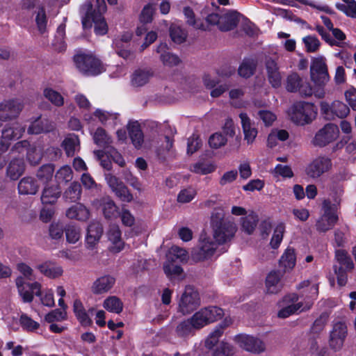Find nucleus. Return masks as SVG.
I'll return each instance as SVG.
<instances>
[{"label": "nucleus", "mask_w": 356, "mask_h": 356, "mask_svg": "<svg viewBox=\"0 0 356 356\" xmlns=\"http://www.w3.org/2000/svg\"><path fill=\"white\" fill-rule=\"evenodd\" d=\"M211 224L213 228V238L218 245L229 241L236 231L234 222L224 219V212L222 209L215 210L211 215Z\"/></svg>", "instance_id": "1"}, {"label": "nucleus", "mask_w": 356, "mask_h": 356, "mask_svg": "<svg viewBox=\"0 0 356 356\" xmlns=\"http://www.w3.org/2000/svg\"><path fill=\"white\" fill-rule=\"evenodd\" d=\"M74 61L78 70L88 76L98 75L105 70L100 60L92 54H76L74 57Z\"/></svg>", "instance_id": "2"}, {"label": "nucleus", "mask_w": 356, "mask_h": 356, "mask_svg": "<svg viewBox=\"0 0 356 356\" xmlns=\"http://www.w3.org/2000/svg\"><path fill=\"white\" fill-rule=\"evenodd\" d=\"M223 315L224 312L221 308L209 306L200 309L189 318L197 330H199L204 326L220 319Z\"/></svg>", "instance_id": "3"}, {"label": "nucleus", "mask_w": 356, "mask_h": 356, "mask_svg": "<svg viewBox=\"0 0 356 356\" xmlns=\"http://www.w3.org/2000/svg\"><path fill=\"white\" fill-rule=\"evenodd\" d=\"M318 278L316 275L301 282L297 286V289L300 291V295L304 300L302 311H307L312 308L318 295Z\"/></svg>", "instance_id": "4"}, {"label": "nucleus", "mask_w": 356, "mask_h": 356, "mask_svg": "<svg viewBox=\"0 0 356 356\" xmlns=\"http://www.w3.org/2000/svg\"><path fill=\"white\" fill-rule=\"evenodd\" d=\"M338 206L330 200H324L323 203V215L317 220L316 229L318 232H326L332 229L338 220Z\"/></svg>", "instance_id": "5"}, {"label": "nucleus", "mask_w": 356, "mask_h": 356, "mask_svg": "<svg viewBox=\"0 0 356 356\" xmlns=\"http://www.w3.org/2000/svg\"><path fill=\"white\" fill-rule=\"evenodd\" d=\"M218 246L213 236L202 234L198 245L191 252V257L195 261L208 259L214 255Z\"/></svg>", "instance_id": "6"}, {"label": "nucleus", "mask_w": 356, "mask_h": 356, "mask_svg": "<svg viewBox=\"0 0 356 356\" xmlns=\"http://www.w3.org/2000/svg\"><path fill=\"white\" fill-rule=\"evenodd\" d=\"M200 305V298L198 292L193 287L188 286L178 299L179 312L183 315L191 314Z\"/></svg>", "instance_id": "7"}, {"label": "nucleus", "mask_w": 356, "mask_h": 356, "mask_svg": "<svg viewBox=\"0 0 356 356\" xmlns=\"http://www.w3.org/2000/svg\"><path fill=\"white\" fill-rule=\"evenodd\" d=\"M311 80L317 86H325L330 80L326 58L318 56L312 58L310 65Z\"/></svg>", "instance_id": "8"}, {"label": "nucleus", "mask_w": 356, "mask_h": 356, "mask_svg": "<svg viewBox=\"0 0 356 356\" xmlns=\"http://www.w3.org/2000/svg\"><path fill=\"white\" fill-rule=\"evenodd\" d=\"M316 113V108L314 104L299 102L293 106L291 118L296 124L305 125L312 122L315 119Z\"/></svg>", "instance_id": "9"}, {"label": "nucleus", "mask_w": 356, "mask_h": 356, "mask_svg": "<svg viewBox=\"0 0 356 356\" xmlns=\"http://www.w3.org/2000/svg\"><path fill=\"white\" fill-rule=\"evenodd\" d=\"M335 259L339 266L334 265V270L337 277V282L340 286H344L347 282L346 271L354 267V264L348 253L343 250H338L335 252Z\"/></svg>", "instance_id": "10"}, {"label": "nucleus", "mask_w": 356, "mask_h": 356, "mask_svg": "<svg viewBox=\"0 0 356 356\" xmlns=\"http://www.w3.org/2000/svg\"><path fill=\"white\" fill-rule=\"evenodd\" d=\"M24 107L19 99H5L0 102V122H7L16 118Z\"/></svg>", "instance_id": "11"}, {"label": "nucleus", "mask_w": 356, "mask_h": 356, "mask_svg": "<svg viewBox=\"0 0 356 356\" xmlns=\"http://www.w3.org/2000/svg\"><path fill=\"white\" fill-rule=\"evenodd\" d=\"M348 334L347 326L342 321H337L333 323L332 330L330 332L329 346L335 350H339L345 341Z\"/></svg>", "instance_id": "12"}, {"label": "nucleus", "mask_w": 356, "mask_h": 356, "mask_svg": "<svg viewBox=\"0 0 356 356\" xmlns=\"http://www.w3.org/2000/svg\"><path fill=\"white\" fill-rule=\"evenodd\" d=\"M339 134L338 127L334 124L328 123L316 134L313 143L316 146L324 147L335 140Z\"/></svg>", "instance_id": "13"}, {"label": "nucleus", "mask_w": 356, "mask_h": 356, "mask_svg": "<svg viewBox=\"0 0 356 356\" xmlns=\"http://www.w3.org/2000/svg\"><path fill=\"white\" fill-rule=\"evenodd\" d=\"M234 340L241 348L249 352L259 353L265 350V346L260 339L250 335L238 334Z\"/></svg>", "instance_id": "14"}, {"label": "nucleus", "mask_w": 356, "mask_h": 356, "mask_svg": "<svg viewBox=\"0 0 356 356\" xmlns=\"http://www.w3.org/2000/svg\"><path fill=\"white\" fill-rule=\"evenodd\" d=\"M331 167V161L326 157L315 159L307 168L306 173L312 178H318L328 171Z\"/></svg>", "instance_id": "15"}, {"label": "nucleus", "mask_w": 356, "mask_h": 356, "mask_svg": "<svg viewBox=\"0 0 356 356\" xmlns=\"http://www.w3.org/2000/svg\"><path fill=\"white\" fill-rule=\"evenodd\" d=\"M115 279L111 275H103L96 279L92 286L91 292L95 295H102L108 292L114 286Z\"/></svg>", "instance_id": "16"}, {"label": "nucleus", "mask_w": 356, "mask_h": 356, "mask_svg": "<svg viewBox=\"0 0 356 356\" xmlns=\"http://www.w3.org/2000/svg\"><path fill=\"white\" fill-rule=\"evenodd\" d=\"M239 118L244 134V139L248 145L252 144L257 136V129L247 113H241Z\"/></svg>", "instance_id": "17"}, {"label": "nucleus", "mask_w": 356, "mask_h": 356, "mask_svg": "<svg viewBox=\"0 0 356 356\" xmlns=\"http://www.w3.org/2000/svg\"><path fill=\"white\" fill-rule=\"evenodd\" d=\"M103 234V227L99 222L93 221L90 223L86 238L88 248L93 249L99 242Z\"/></svg>", "instance_id": "18"}, {"label": "nucleus", "mask_w": 356, "mask_h": 356, "mask_svg": "<svg viewBox=\"0 0 356 356\" xmlns=\"http://www.w3.org/2000/svg\"><path fill=\"white\" fill-rule=\"evenodd\" d=\"M108 240L111 242L112 245L110 250L113 253H118L124 248V242L121 238V231L118 225H111L107 232Z\"/></svg>", "instance_id": "19"}, {"label": "nucleus", "mask_w": 356, "mask_h": 356, "mask_svg": "<svg viewBox=\"0 0 356 356\" xmlns=\"http://www.w3.org/2000/svg\"><path fill=\"white\" fill-rule=\"evenodd\" d=\"M36 268L44 276L56 279L63 273V268L51 261H46L36 266Z\"/></svg>", "instance_id": "20"}, {"label": "nucleus", "mask_w": 356, "mask_h": 356, "mask_svg": "<svg viewBox=\"0 0 356 356\" xmlns=\"http://www.w3.org/2000/svg\"><path fill=\"white\" fill-rule=\"evenodd\" d=\"M203 82L207 88L213 89L211 91V96L213 97H218L220 96L229 88V86L226 83L216 86L220 82L218 79L215 76H212L210 74H205L203 76Z\"/></svg>", "instance_id": "21"}, {"label": "nucleus", "mask_w": 356, "mask_h": 356, "mask_svg": "<svg viewBox=\"0 0 356 356\" xmlns=\"http://www.w3.org/2000/svg\"><path fill=\"white\" fill-rule=\"evenodd\" d=\"M266 70L268 81L273 88H279L282 83V76L277 63L269 58L266 61Z\"/></svg>", "instance_id": "22"}, {"label": "nucleus", "mask_w": 356, "mask_h": 356, "mask_svg": "<svg viewBox=\"0 0 356 356\" xmlns=\"http://www.w3.org/2000/svg\"><path fill=\"white\" fill-rule=\"evenodd\" d=\"M232 323L231 318H226L222 323L217 325L206 339L205 346L209 349L213 348L222 335L224 329L232 324Z\"/></svg>", "instance_id": "23"}, {"label": "nucleus", "mask_w": 356, "mask_h": 356, "mask_svg": "<svg viewBox=\"0 0 356 356\" xmlns=\"http://www.w3.org/2000/svg\"><path fill=\"white\" fill-rule=\"evenodd\" d=\"M196 331L197 329L188 318L179 321L177 324L175 328V334L179 338L186 339L195 335Z\"/></svg>", "instance_id": "24"}, {"label": "nucleus", "mask_w": 356, "mask_h": 356, "mask_svg": "<svg viewBox=\"0 0 356 356\" xmlns=\"http://www.w3.org/2000/svg\"><path fill=\"white\" fill-rule=\"evenodd\" d=\"M61 195V189L58 185L46 186L41 195V202L43 204H54Z\"/></svg>", "instance_id": "25"}, {"label": "nucleus", "mask_w": 356, "mask_h": 356, "mask_svg": "<svg viewBox=\"0 0 356 356\" xmlns=\"http://www.w3.org/2000/svg\"><path fill=\"white\" fill-rule=\"evenodd\" d=\"M156 52L160 54V59L164 65L173 67L180 63L179 58L168 51L166 44H160L156 48Z\"/></svg>", "instance_id": "26"}, {"label": "nucleus", "mask_w": 356, "mask_h": 356, "mask_svg": "<svg viewBox=\"0 0 356 356\" xmlns=\"http://www.w3.org/2000/svg\"><path fill=\"white\" fill-rule=\"evenodd\" d=\"M127 129L132 144L136 148H140L144 143V136L139 123L138 122H129Z\"/></svg>", "instance_id": "27"}, {"label": "nucleus", "mask_w": 356, "mask_h": 356, "mask_svg": "<svg viewBox=\"0 0 356 356\" xmlns=\"http://www.w3.org/2000/svg\"><path fill=\"white\" fill-rule=\"evenodd\" d=\"M25 170V163L22 159H14L8 164L6 175L11 180H17Z\"/></svg>", "instance_id": "28"}, {"label": "nucleus", "mask_w": 356, "mask_h": 356, "mask_svg": "<svg viewBox=\"0 0 356 356\" xmlns=\"http://www.w3.org/2000/svg\"><path fill=\"white\" fill-rule=\"evenodd\" d=\"M73 309L77 319L83 325H89L91 324L92 321L90 318V314L92 315L95 312L94 308H90L86 312L81 300H76L74 302Z\"/></svg>", "instance_id": "29"}, {"label": "nucleus", "mask_w": 356, "mask_h": 356, "mask_svg": "<svg viewBox=\"0 0 356 356\" xmlns=\"http://www.w3.org/2000/svg\"><path fill=\"white\" fill-rule=\"evenodd\" d=\"M66 216L70 219L86 221L90 217L89 210L82 204H76L66 211Z\"/></svg>", "instance_id": "30"}, {"label": "nucleus", "mask_w": 356, "mask_h": 356, "mask_svg": "<svg viewBox=\"0 0 356 356\" xmlns=\"http://www.w3.org/2000/svg\"><path fill=\"white\" fill-rule=\"evenodd\" d=\"M38 189L39 186L33 177H24L18 184V191L22 195H35Z\"/></svg>", "instance_id": "31"}, {"label": "nucleus", "mask_w": 356, "mask_h": 356, "mask_svg": "<svg viewBox=\"0 0 356 356\" xmlns=\"http://www.w3.org/2000/svg\"><path fill=\"white\" fill-rule=\"evenodd\" d=\"M152 73L149 70L137 69L131 76V84L133 87H141L148 83Z\"/></svg>", "instance_id": "32"}, {"label": "nucleus", "mask_w": 356, "mask_h": 356, "mask_svg": "<svg viewBox=\"0 0 356 356\" xmlns=\"http://www.w3.org/2000/svg\"><path fill=\"white\" fill-rule=\"evenodd\" d=\"M92 18V21L95 23V32L97 35H103L107 33L108 27L106 21L101 16H90L88 13L86 17L82 19V24L84 28L90 26L89 21L90 19Z\"/></svg>", "instance_id": "33"}, {"label": "nucleus", "mask_w": 356, "mask_h": 356, "mask_svg": "<svg viewBox=\"0 0 356 356\" xmlns=\"http://www.w3.org/2000/svg\"><path fill=\"white\" fill-rule=\"evenodd\" d=\"M238 13L236 11L231 10L223 15H221L220 30L227 31L233 29L238 22Z\"/></svg>", "instance_id": "34"}, {"label": "nucleus", "mask_w": 356, "mask_h": 356, "mask_svg": "<svg viewBox=\"0 0 356 356\" xmlns=\"http://www.w3.org/2000/svg\"><path fill=\"white\" fill-rule=\"evenodd\" d=\"M282 275L278 271H271L266 279V289L268 293H277L280 290V281Z\"/></svg>", "instance_id": "35"}, {"label": "nucleus", "mask_w": 356, "mask_h": 356, "mask_svg": "<svg viewBox=\"0 0 356 356\" xmlns=\"http://www.w3.org/2000/svg\"><path fill=\"white\" fill-rule=\"evenodd\" d=\"M24 128L19 124H13L12 126L6 125L2 130V139L6 141L16 140L21 138Z\"/></svg>", "instance_id": "36"}, {"label": "nucleus", "mask_w": 356, "mask_h": 356, "mask_svg": "<svg viewBox=\"0 0 356 356\" xmlns=\"http://www.w3.org/2000/svg\"><path fill=\"white\" fill-rule=\"evenodd\" d=\"M54 126L51 122L47 120H37L34 121L29 127L28 133L31 134H39L42 132H49L51 131Z\"/></svg>", "instance_id": "37"}, {"label": "nucleus", "mask_w": 356, "mask_h": 356, "mask_svg": "<svg viewBox=\"0 0 356 356\" xmlns=\"http://www.w3.org/2000/svg\"><path fill=\"white\" fill-rule=\"evenodd\" d=\"M103 307L109 312L119 314L123 310V302L116 296H109L104 300Z\"/></svg>", "instance_id": "38"}, {"label": "nucleus", "mask_w": 356, "mask_h": 356, "mask_svg": "<svg viewBox=\"0 0 356 356\" xmlns=\"http://www.w3.org/2000/svg\"><path fill=\"white\" fill-rule=\"evenodd\" d=\"M257 222L258 216L253 211L242 217L241 219L242 229L248 234H251L254 232Z\"/></svg>", "instance_id": "39"}, {"label": "nucleus", "mask_w": 356, "mask_h": 356, "mask_svg": "<svg viewBox=\"0 0 356 356\" xmlns=\"http://www.w3.org/2000/svg\"><path fill=\"white\" fill-rule=\"evenodd\" d=\"M163 270L167 277L170 279L179 278L182 273V268L176 261L166 260L163 264Z\"/></svg>", "instance_id": "40"}, {"label": "nucleus", "mask_w": 356, "mask_h": 356, "mask_svg": "<svg viewBox=\"0 0 356 356\" xmlns=\"http://www.w3.org/2000/svg\"><path fill=\"white\" fill-rule=\"evenodd\" d=\"M341 1L342 3H336V8L347 17L356 19V1L355 0Z\"/></svg>", "instance_id": "41"}, {"label": "nucleus", "mask_w": 356, "mask_h": 356, "mask_svg": "<svg viewBox=\"0 0 356 356\" xmlns=\"http://www.w3.org/2000/svg\"><path fill=\"white\" fill-rule=\"evenodd\" d=\"M81 195V186L78 182H72L65 191L63 197L70 202H75L79 200Z\"/></svg>", "instance_id": "42"}, {"label": "nucleus", "mask_w": 356, "mask_h": 356, "mask_svg": "<svg viewBox=\"0 0 356 356\" xmlns=\"http://www.w3.org/2000/svg\"><path fill=\"white\" fill-rule=\"evenodd\" d=\"M65 233L67 242L74 244L79 241L81 236V228L74 224L70 223L65 227Z\"/></svg>", "instance_id": "43"}, {"label": "nucleus", "mask_w": 356, "mask_h": 356, "mask_svg": "<svg viewBox=\"0 0 356 356\" xmlns=\"http://www.w3.org/2000/svg\"><path fill=\"white\" fill-rule=\"evenodd\" d=\"M330 315L327 312H323L313 323L310 332L312 334H320L325 327L329 321Z\"/></svg>", "instance_id": "44"}, {"label": "nucleus", "mask_w": 356, "mask_h": 356, "mask_svg": "<svg viewBox=\"0 0 356 356\" xmlns=\"http://www.w3.org/2000/svg\"><path fill=\"white\" fill-rule=\"evenodd\" d=\"M63 147L68 156H72L79 149V140L75 135H70L63 142Z\"/></svg>", "instance_id": "45"}, {"label": "nucleus", "mask_w": 356, "mask_h": 356, "mask_svg": "<svg viewBox=\"0 0 356 356\" xmlns=\"http://www.w3.org/2000/svg\"><path fill=\"white\" fill-rule=\"evenodd\" d=\"M256 66L257 63L254 59H244L238 67V74L245 78L250 77L253 74Z\"/></svg>", "instance_id": "46"}, {"label": "nucleus", "mask_w": 356, "mask_h": 356, "mask_svg": "<svg viewBox=\"0 0 356 356\" xmlns=\"http://www.w3.org/2000/svg\"><path fill=\"white\" fill-rule=\"evenodd\" d=\"M167 260L176 261L177 260L185 261L188 258L187 251L179 246H172L167 254Z\"/></svg>", "instance_id": "47"}, {"label": "nucleus", "mask_w": 356, "mask_h": 356, "mask_svg": "<svg viewBox=\"0 0 356 356\" xmlns=\"http://www.w3.org/2000/svg\"><path fill=\"white\" fill-rule=\"evenodd\" d=\"M295 251L292 248H287L280 259V264L286 270H291L296 265Z\"/></svg>", "instance_id": "48"}, {"label": "nucleus", "mask_w": 356, "mask_h": 356, "mask_svg": "<svg viewBox=\"0 0 356 356\" xmlns=\"http://www.w3.org/2000/svg\"><path fill=\"white\" fill-rule=\"evenodd\" d=\"M43 95L52 104L56 106H62L64 104L63 97L57 91L50 88H46L43 90Z\"/></svg>", "instance_id": "49"}, {"label": "nucleus", "mask_w": 356, "mask_h": 356, "mask_svg": "<svg viewBox=\"0 0 356 356\" xmlns=\"http://www.w3.org/2000/svg\"><path fill=\"white\" fill-rule=\"evenodd\" d=\"M215 170L216 166L210 162L198 161L191 166V170L193 172L200 175H207Z\"/></svg>", "instance_id": "50"}, {"label": "nucleus", "mask_w": 356, "mask_h": 356, "mask_svg": "<svg viewBox=\"0 0 356 356\" xmlns=\"http://www.w3.org/2000/svg\"><path fill=\"white\" fill-rule=\"evenodd\" d=\"M19 325L24 331L29 332H35L40 327V323L33 320L26 314H22L20 316Z\"/></svg>", "instance_id": "51"}, {"label": "nucleus", "mask_w": 356, "mask_h": 356, "mask_svg": "<svg viewBox=\"0 0 356 356\" xmlns=\"http://www.w3.org/2000/svg\"><path fill=\"white\" fill-rule=\"evenodd\" d=\"M94 142L100 147H107L111 143V137L106 134V131L99 127L96 129L93 135Z\"/></svg>", "instance_id": "52"}, {"label": "nucleus", "mask_w": 356, "mask_h": 356, "mask_svg": "<svg viewBox=\"0 0 356 356\" xmlns=\"http://www.w3.org/2000/svg\"><path fill=\"white\" fill-rule=\"evenodd\" d=\"M331 113L340 118H345L350 112L348 106L340 101H334L330 107Z\"/></svg>", "instance_id": "53"}, {"label": "nucleus", "mask_w": 356, "mask_h": 356, "mask_svg": "<svg viewBox=\"0 0 356 356\" xmlns=\"http://www.w3.org/2000/svg\"><path fill=\"white\" fill-rule=\"evenodd\" d=\"M170 35L174 42L181 44L186 40L187 33L179 26L173 24L170 28Z\"/></svg>", "instance_id": "54"}, {"label": "nucleus", "mask_w": 356, "mask_h": 356, "mask_svg": "<svg viewBox=\"0 0 356 356\" xmlns=\"http://www.w3.org/2000/svg\"><path fill=\"white\" fill-rule=\"evenodd\" d=\"M94 115L97 117L102 124L112 123L113 124H115L118 118V114L116 113H109L101 109H97L94 113Z\"/></svg>", "instance_id": "55"}, {"label": "nucleus", "mask_w": 356, "mask_h": 356, "mask_svg": "<svg viewBox=\"0 0 356 356\" xmlns=\"http://www.w3.org/2000/svg\"><path fill=\"white\" fill-rule=\"evenodd\" d=\"M284 232L285 225L283 222L277 224L274 229V232L270 242V245L273 249H276L280 246L282 241Z\"/></svg>", "instance_id": "56"}, {"label": "nucleus", "mask_w": 356, "mask_h": 356, "mask_svg": "<svg viewBox=\"0 0 356 356\" xmlns=\"http://www.w3.org/2000/svg\"><path fill=\"white\" fill-rule=\"evenodd\" d=\"M302 42L305 45V49L309 53L316 52L320 47L321 42L315 35H307L302 38Z\"/></svg>", "instance_id": "57"}, {"label": "nucleus", "mask_w": 356, "mask_h": 356, "mask_svg": "<svg viewBox=\"0 0 356 356\" xmlns=\"http://www.w3.org/2000/svg\"><path fill=\"white\" fill-rule=\"evenodd\" d=\"M303 302H298L296 304H291L281 309L278 312V317L285 318L289 316L296 313L297 312H302Z\"/></svg>", "instance_id": "58"}, {"label": "nucleus", "mask_w": 356, "mask_h": 356, "mask_svg": "<svg viewBox=\"0 0 356 356\" xmlns=\"http://www.w3.org/2000/svg\"><path fill=\"white\" fill-rule=\"evenodd\" d=\"M54 172V165L46 164L39 168L37 172V177L42 181L47 182L52 178Z\"/></svg>", "instance_id": "59"}, {"label": "nucleus", "mask_w": 356, "mask_h": 356, "mask_svg": "<svg viewBox=\"0 0 356 356\" xmlns=\"http://www.w3.org/2000/svg\"><path fill=\"white\" fill-rule=\"evenodd\" d=\"M302 79L297 73H292L286 78V88L289 92H298Z\"/></svg>", "instance_id": "60"}, {"label": "nucleus", "mask_w": 356, "mask_h": 356, "mask_svg": "<svg viewBox=\"0 0 356 356\" xmlns=\"http://www.w3.org/2000/svg\"><path fill=\"white\" fill-rule=\"evenodd\" d=\"M102 210L106 218H112L116 215L117 207L113 200L106 198L103 200Z\"/></svg>", "instance_id": "61"}, {"label": "nucleus", "mask_w": 356, "mask_h": 356, "mask_svg": "<svg viewBox=\"0 0 356 356\" xmlns=\"http://www.w3.org/2000/svg\"><path fill=\"white\" fill-rule=\"evenodd\" d=\"M15 284L17 289L28 286L32 288L33 291H35V296L41 295V284L38 282L28 283L25 281L24 277L19 276L15 280Z\"/></svg>", "instance_id": "62"}, {"label": "nucleus", "mask_w": 356, "mask_h": 356, "mask_svg": "<svg viewBox=\"0 0 356 356\" xmlns=\"http://www.w3.org/2000/svg\"><path fill=\"white\" fill-rule=\"evenodd\" d=\"M55 177L58 182H68L73 177L72 170L69 165H63L56 172Z\"/></svg>", "instance_id": "63"}, {"label": "nucleus", "mask_w": 356, "mask_h": 356, "mask_svg": "<svg viewBox=\"0 0 356 356\" xmlns=\"http://www.w3.org/2000/svg\"><path fill=\"white\" fill-rule=\"evenodd\" d=\"M65 228L59 222H53L49 227V236L52 240H59L63 236Z\"/></svg>", "instance_id": "64"}]
</instances>
